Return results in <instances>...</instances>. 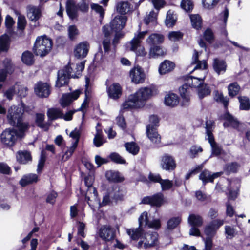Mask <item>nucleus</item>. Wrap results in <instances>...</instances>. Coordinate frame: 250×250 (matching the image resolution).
<instances>
[{
  "label": "nucleus",
  "instance_id": "39448f33",
  "mask_svg": "<svg viewBox=\"0 0 250 250\" xmlns=\"http://www.w3.org/2000/svg\"><path fill=\"white\" fill-rule=\"evenodd\" d=\"M147 33V31H145L135 34L134 38L130 42V50L135 52L138 56H143L146 54L144 47L141 46V42Z\"/></svg>",
  "mask_w": 250,
  "mask_h": 250
},
{
  "label": "nucleus",
  "instance_id": "e433bc0d",
  "mask_svg": "<svg viewBox=\"0 0 250 250\" xmlns=\"http://www.w3.org/2000/svg\"><path fill=\"white\" fill-rule=\"evenodd\" d=\"M213 93L214 94V100L218 102L222 103L225 108H226L229 104V98L227 97H224L222 93H220L217 90L214 91Z\"/></svg>",
  "mask_w": 250,
  "mask_h": 250
},
{
  "label": "nucleus",
  "instance_id": "0eeeda50",
  "mask_svg": "<svg viewBox=\"0 0 250 250\" xmlns=\"http://www.w3.org/2000/svg\"><path fill=\"white\" fill-rule=\"evenodd\" d=\"M139 227L138 228L128 229L127 233L130 236L132 239H138L142 234V227L148 226L149 221L148 220L147 213L146 211L142 213L138 219Z\"/></svg>",
  "mask_w": 250,
  "mask_h": 250
},
{
  "label": "nucleus",
  "instance_id": "f257e3e1",
  "mask_svg": "<svg viewBox=\"0 0 250 250\" xmlns=\"http://www.w3.org/2000/svg\"><path fill=\"white\" fill-rule=\"evenodd\" d=\"M153 95V91L149 87L140 88L136 92L130 95L122 106L124 109L139 108L142 107L146 102Z\"/></svg>",
  "mask_w": 250,
  "mask_h": 250
},
{
  "label": "nucleus",
  "instance_id": "5fc2aeb1",
  "mask_svg": "<svg viewBox=\"0 0 250 250\" xmlns=\"http://www.w3.org/2000/svg\"><path fill=\"white\" fill-rule=\"evenodd\" d=\"M181 218L179 217H173L169 219L167 222V228L168 229H173L180 223Z\"/></svg>",
  "mask_w": 250,
  "mask_h": 250
},
{
  "label": "nucleus",
  "instance_id": "de8ad7c7",
  "mask_svg": "<svg viewBox=\"0 0 250 250\" xmlns=\"http://www.w3.org/2000/svg\"><path fill=\"white\" fill-rule=\"evenodd\" d=\"M205 78V76L203 78H199L195 77H191L188 80V83L192 87H199L203 83Z\"/></svg>",
  "mask_w": 250,
  "mask_h": 250
},
{
  "label": "nucleus",
  "instance_id": "4468645a",
  "mask_svg": "<svg viewBox=\"0 0 250 250\" xmlns=\"http://www.w3.org/2000/svg\"><path fill=\"white\" fill-rule=\"evenodd\" d=\"M129 76L131 81L135 83H142L146 78L145 74L140 67H134L130 71Z\"/></svg>",
  "mask_w": 250,
  "mask_h": 250
},
{
  "label": "nucleus",
  "instance_id": "393cba45",
  "mask_svg": "<svg viewBox=\"0 0 250 250\" xmlns=\"http://www.w3.org/2000/svg\"><path fill=\"white\" fill-rule=\"evenodd\" d=\"M212 66L215 72L219 75L226 72L227 65L224 60L215 58L213 60Z\"/></svg>",
  "mask_w": 250,
  "mask_h": 250
},
{
  "label": "nucleus",
  "instance_id": "a878e982",
  "mask_svg": "<svg viewBox=\"0 0 250 250\" xmlns=\"http://www.w3.org/2000/svg\"><path fill=\"white\" fill-rule=\"evenodd\" d=\"M224 119L226 120L223 124L224 127L230 126L235 129H237L238 127L239 122L229 113H226L225 114Z\"/></svg>",
  "mask_w": 250,
  "mask_h": 250
},
{
  "label": "nucleus",
  "instance_id": "cd10ccee",
  "mask_svg": "<svg viewBox=\"0 0 250 250\" xmlns=\"http://www.w3.org/2000/svg\"><path fill=\"white\" fill-rule=\"evenodd\" d=\"M38 181V177L36 174L30 173L24 175L20 181V184L25 187L28 184L36 183Z\"/></svg>",
  "mask_w": 250,
  "mask_h": 250
},
{
  "label": "nucleus",
  "instance_id": "b1692460",
  "mask_svg": "<svg viewBox=\"0 0 250 250\" xmlns=\"http://www.w3.org/2000/svg\"><path fill=\"white\" fill-rule=\"evenodd\" d=\"M104 37L102 42V44L105 52H108L111 46L110 32L108 26H104L103 28Z\"/></svg>",
  "mask_w": 250,
  "mask_h": 250
},
{
  "label": "nucleus",
  "instance_id": "7ed1b4c3",
  "mask_svg": "<svg viewBox=\"0 0 250 250\" xmlns=\"http://www.w3.org/2000/svg\"><path fill=\"white\" fill-rule=\"evenodd\" d=\"M127 21V17L125 16H117L110 22L109 30L115 33V35L113 41V44L116 46L118 44L119 40L123 36L121 32L124 28Z\"/></svg>",
  "mask_w": 250,
  "mask_h": 250
},
{
  "label": "nucleus",
  "instance_id": "9d476101",
  "mask_svg": "<svg viewBox=\"0 0 250 250\" xmlns=\"http://www.w3.org/2000/svg\"><path fill=\"white\" fill-rule=\"evenodd\" d=\"M158 234L156 232L145 234L143 240L139 242V247L145 249L153 247L157 244Z\"/></svg>",
  "mask_w": 250,
  "mask_h": 250
},
{
  "label": "nucleus",
  "instance_id": "3c124183",
  "mask_svg": "<svg viewBox=\"0 0 250 250\" xmlns=\"http://www.w3.org/2000/svg\"><path fill=\"white\" fill-rule=\"evenodd\" d=\"M240 102V109L241 110H248L250 108L249 99L245 96L238 97Z\"/></svg>",
  "mask_w": 250,
  "mask_h": 250
},
{
  "label": "nucleus",
  "instance_id": "aec40b11",
  "mask_svg": "<svg viewBox=\"0 0 250 250\" xmlns=\"http://www.w3.org/2000/svg\"><path fill=\"white\" fill-rule=\"evenodd\" d=\"M89 48V44L87 42L80 43L74 51L75 56L78 58H83L86 56Z\"/></svg>",
  "mask_w": 250,
  "mask_h": 250
},
{
  "label": "nucleus",
  "instance_id": "f8f14e48",
  "mask_svg": "<svg viewBox=\"0 0 250 250\" xmlns=\"http://www.w3.org/2000/svg\"><path fill=\"white\" fill-rule=\"evenodd\" d=\"M3 68L0 69V82H4L8 74H12L15 70L14 64L9 59H5L3 62Z\"/></svg>",
  "mask_w": 250,
  "mask_h": 250
},
{
  "label": "nucleus",
  "instance_id": "603ef678",
  "mask_svg": "<svg viewBox=\"0 0 250 250\" xmlns=\"http://www.w3.org/2000/svg\"><path fill=\"white\" fill-rule=\"evenodd\" d=\"M77 147V146H76V143L75 145H72L70 147H67V150L64 152L62 156V160L63 161L68 160L71 157Z\"/></svg>",
  "mask_w": 250,
  "mask_h": 250
},
{
  "label": "nucleus",
  "instance_id": "09e8293b",
  "mask_svg": "<svg viewBox=\"0 0 250 250\" xmlns=\"http://www.w3.org/2000/svg\"><path fill=\"white\" fill-rule=\"evenodd\" d=\"M106 178L110 181L119 182L121 181L119 173L117 171L109 170L105 173Z\"/></svg>",
  "mask_w": 250,
  "mask_h": 250
},
{
  "label": "nucleus",
  "instance_id": "412c9836",
  "mask_svg": "<svg viewBox=\"0 0 250 250\" xmlns=\"http://www.w3.org/2000/svg\"><path fill=\"white\" fill-rule=\"evenodd\" d=\"M146 134L150 140L153 143L159 144L161 142L160 135L157 131V128L148 125L146 126Z\"/></svg>",
  "mask_w": 250,
  "mask_h": 250
},
{
  "label": "nucleus",
  "instance_id": "052dcab7",
  "mask_svg": "<svg viewBox=\"0 0 250 250\" xmlns=\"http://www.w3.org/2000/svg\"><path fill=\"white\" fill-rule=\"evenodd\" d=\"M217 229L210 223L205 227L204 232L208 237H213Z\"/></svg>",
  "mask_w": 250,
  "mask_h": 250
},
{
  "label": "nucleus",
  "instance_id": "ea45409f",
  "mask_svg": "<svg viewBox=\"0 0 250 250\" xmlns=\"http://www.w3.org/2000/svg\"><path fill=\"white\" fill-rule=\"evenodd\" d=\"M211 93V90L209 86L206 84H203L198 87V94L200 99L209 95Z\"/></svg>",
  "mask_w": 250,
  "mask_h": 250
},
{
  "label": "nucleus",
  "instance_id": "2eb2a0df",
  "mask_svg": "<svg viewBox=\"0 0 250 250\" xmlns=\"http://www.w3.org/2000/svg\"><path fill=\"white\" fill-rule=\"evenodd\" d=\"M34 91L36 94L41 98H46L50 94L49 85L47 83L41 82L35 85Z\"/></svg>",
  "mask_w": 250,
  "mask_h": 250
},
{
  "label": "nucleus",
  "instance_id": "4c0bfd02",
  "mask_svg": "<svg viewBox=\"0 0 250 250\" xmlns=\"http://www.w3.org/2000/svg\"><path fill=\"white\" fill-rule=\"evenodd\" d=\"M239 167V165L237 163L232 162L226 164L224 167V170L227 174H229L236 172Z\"/></svg>",
  "mask_w": 250,
  "mask_h": 250
},
{
  "label": "nucleus",
  "instance_id": "f3484780",
  "mask_svg": "<svg viewBox=\"0 0 250 250\" xmlns=\"http://www.w3.org/2000/svg\"><path fill=\"white\" fill-rule=\"evenodd\" d=\"M66 11L71 20L76 19L78 16V6L74 0H67L66 2Z\"/></svg>",
  "mask_w": 250,
  "mask_h": 250
},
{
  "label": "nucleus",
  "instance_id": "c85d7f7f",
  "mask_svg": "<svg viewBox=\"0 0 250 250\" xmlns=\"http://www.w3.org/2000/svg\"><path fill=\"white\" fill-rule=\"evenodd\" d=\"M174 64L167 60L164 61L160 65L159 71L160 74H165L172 71L174 68Z\"/></svg>",
  "mask_w": 250,
  "mask_h": 250
},
{
  "label": "nucleus",
  "instance_id": "c756f323",
  "mask_svg": "<svg viewBox=\"0 0 250 250\" xmlns=\"http://www.w3.org/2000/svg\"><path fill=\"white\" fill-rule=\"evenodd\" d=\"M47 116L49 120L53 121L62 118L63 116V112L59 108H51L47 110Z\"/></svg>",
  "mask_w": 250,
  "mask_h": 250
},
{
  "label": "nucleus",
  "instance_id": "c03bdc74",
  "mask_svg": "<svg viewBox=\"0 0 250 250\" xmlns=\"http://www.w3.org/2000/svg\"><path fill=\"white\" fill-rule=\"evenodd\" d=\"M45 115L42 113H37L36 114L35 122L37 126L41 128L48 129V126L46 124L44 123Z\"/></svg>",
  "mask_w": 250,
  "mask_h": 250
},
{
  "label": "nucleus",
  "instance_id": "774afa93",
  "mask_svg": "<svg viewBox=\"0 0 250 250\" xmlns=\"http://www.w3.org/2000/svg\"><path fill=\"white\" fill-rule=\"evenodd\" d=\"M205 39L208 42L211 43L213 41L214 35L212 31L210 28L207 29L204 33Z\"/></svg>",
  "mask_w": 250,
  "mask_h": 250
},
{
  "label": "nucleus",
  "instance_id": "ddd939ff",
  "mask_svg": "<svg viewBox=\"0 0 250 250\" xmlns=\"http://www.w3.org/2000/svg\"><path fill=\"white\" fill-rule=\"evenodd\" d=\"M160 166L163 169L171 171L175 168L176 164L172 156L168 154H164L161 157Z\"/></svg>",
  "mask_w": 250,
  "mask_h": 250
},
{
  "label": "nucleus",
  "instance_id": "338daca9",
  "mask_svg": "<svg viewBox=\"0 0 250 250\" xmlns=\"http://www.w3.org/2000/svg\"><path fill=\"white\" fill-rule=\"evenodd\" d=\"M68 35L70 40H73L78 34V30L74 25L70 26L68 28Z\"/></svg>",
  "mask_w": 250,
  "mask_h": 250
},
{
  "label": "nucleus",
  "instance_id": "dca6fc26",
  "mask_svg": "<svg viewBox=\"0 0 250 250\" xmlns=\"http://www.w3.org/2000/svg\"><path fill=\"white\" fill-rule=\"evenodd\" d=\"M99 235L102 240L106 242H109L114 238L115 233L110 227L104 226L100 228Z\"/></svg>",
  "mask_w": 250,
  "mask_h": 250
},
{
  "label": "nucleus",
  "instance_id": "f03ea898",
  "mask_svg": "<svg viewBox=\"0 0 250 250\" xmlns=\"http://www.w3.org/2000/svg\"><path fill=\"white\" fill-rule=\"evenodd\" d=\"M16 107H11L8 111L7 119L9 124L18 128L19 137H22L24 133L29 128L30 125L28 122H24L22 119V114L20 110Z\"/></svg>",
  "mask_w": 250,
  "mask_h": 250
},
{
  "label": "nucleus",
  "instance_id": "2f4dec72",
  "mask_svg": "<svg viewBox=\"0 0 250 250\" xmlns=\"http://www.w3.org/2000/svg\"><path fill=\"white\" fill-rule=\"evenodd\" d=\"M188 221L192 226L200 227L203 225V219L199 215L191 214L189 216Z\"/></svg>",
  "mask_w": 250,
  "mask_h": 250
},
{
  "label": "nucleus",
  "instance_id": "a211bd4d",
  "mask_svg": "<svg viewBox=\"0 0 250 250\" xmlns=\"http://www.w3.org/2000/svg\"><path fill=\"white\" fill-rule=\"evenodd\" d=\"M80 92L76 90L72 93L63 94L61 100L60 104L62 107L69 105L74 100H76L79 96Z\"/></svg>",
  "mask_w": 250,
  "mask_h": 250
},
{
  "label": "nucleus",
  "instance_id": "5701e85b",
  "mask_svg": "<svg viewBox=\"0 0 250 250\" xmlns=\"http://www.w3.org/2000/svg\"><path fill=\"white\" fill-rule=\"evenodd\" d=\"M28 18L32 21H37L41 16V11L39 7L33 5H28L26 7Z\"/></svg>",
  "mask_w": 250,
  "mask_h": 250
},
{
  "label": "nucleus",
  "instance_id": "79ce46f5",
  "mask_svg": "<svg viewBox=\"0 0 250 250\" xmlns=\"http://www.w3.org/2000/svg\"><path fill=\"white\" fill-rule=\"evenodd\" d=\"M21 60L24 63L31 65L34 62V56L31 52L25 51L22 55Z\"/></svg>",
  "mask_w": 250,
  "mask_h": 250
},
{
  "label": "nucleus",
  "instance_id": "423d86ee",
  "mask_svg": "<svg viewBox=\"0 0 250 250\" xmlns=\"http://www.w3.org/2000/svg\"><path fill=\"white\" fill-rule=\"evenodd\" d=\"M93 178L92 176L88 175L85 177L84 183L88 188L86 193L85 198L89 206L92 208L94 206L91 204V199H93L97 204H100V199L98 197V193L95 187L92 186Z\"/></svg>",
  "mask_w": 250,
  "mask_h": 250
},
{
  "label": "nucleus",
  "instance_id": "bb28decb",
  "mask_svg": "<svg viewBox=\"0 0 250 250\" xmlns=\"http://www.w3.org/2000/svg\"><path fill=\"white\" fill-rule=\"evenodd\" d=\"M166 50L160 45L150 47L149 55L150 58H156L166 55Z\"/></svg>",
  "mask_w": 250,
  "mask_h": 250
},
{
  "label": "nucleus",
  "instance_id": "6e6552de",
  "mask_svg": "<svg viewBox=\"0 0 250 250\" xmlns=\"http://www.w3.org/2000/svg\"><path fill=\"white\" fill-rule=\"evenodd\" d=\"M18 137L19 136L16 129L8 128L2 132L0 139L3 144L11 146L14 145Z\"/></svg>",
  "mask_w": 250,
  "mask_h": 250
},
{
  "label": "nucleus",
  "instance_id": "58836bf2",
  "mask_svg": "<svg viewBox=\"0 0 250 250\" xmlns=\"http://www.w3.org/2000/svg\"><path fill=\"white\" fill-rule=\"evenodd\" d=\"M93 142L96 147L101 146L104 143L102 129L96 128V133L93 139Z\"/></svg>",
  "mask_w": 250,
  "mask_h": 250
},
{
  "label": "nucleus",
  "instance_id": "c9c22d12",
  "mask_svg": "<svg viewBox=\"0 0 250 250\" xmlns=\"http://www.w3.org/2000/svg\"><path fill=\"white\" fill-rule=\"evenodd\" d=\"M117 11L121 14H125L130 11V7L128 2L120 1L116 6Z\"/></svg>",
  "mask_w": 250,
  "mask_h": 250
},
{
  "label": "nucleus",
  "instance_id": "864d4df0",
  "mask_svg": "<svg viewBox=\"0 0 250 250\" xmlns=\"http://www.w3.org/2000/svg\"><path fill=\"white\" fill-rule=\"evenodd\" d=\"M9 37L3 35L0 37V50H7L9 45Z\"/></svg>",
  "mask_w": 250,
  "mask_h": 250
},
{
  "label": "nucleus",
  "instance_id": "4be33fe9",
  "mask_svg": "<svg viewBox=\"0 0 250 250\" xmlns=\"http://www.w3.org/2000/svg\"><path fill=\"white\" fill-rule=\"evenodd\" d=\"M164 36L162 34L153 33L149 36L146 39V42L150 47L159 45L164 42Z\"/></svg>",
  "mask_w": 250,
  "mask_h": 250
},
{
  "label": "nucleus",
  "instance_id": "7c9ffc66",
  "mask_svg": "<svg viewBox=\"0 0 250 250\" xmlns=\"http://www.w3.org/2000/svg\"><path fill=\"white\" fill-rule=\"evenodd\" d=\"M165 104L169 106L174 107L179 103V98L177 95L174 93H169L166 95L165 98Z\"/></svg>",
  "mask_w": 250,
  "mask_h": 250
},
{
  "label": "nucleus",
  "instance_id": "1a4fd4ad",
  "mask_svg": "<svg viewBox=\"0 0 250 250\" xmlns=\"http://www.w3.org/2000/svg\"><path fill=\"white\" fill-rule=\"evenodd\" d=\"M72 68L69 66H66L63 69L58 72V79L56 86L61 87L68 83L70 77H75L73 75H71Z\"/></svg>",
  "mask_w": 250,
  "mask_h": 250
},
{
  "label": "nucleus",
  "instance_id": "680f3d73",
  "mask_svg": "<svg viewBox=\"0 0 250 250\" xmlns=\"http://www.w3.org/2000/svg\"><path fill=\"white\" fill-rule=\"evenodd\" d=\"M160 184L162 190L163 191L168 190L170 189L173 185L172 181L168 179H163Z\"/></svg>",
  "mask_w": 250,
  "mask_h": 250
},
{
  "label": "nucleus",
  "instance_id": "9b49d317",
  "mask_svg": "<svg viewBox=\"0 0 250 250\" xmlns=\"http://www.w3.org/2000/svg\"><path fill=\"white\" fill-rule=\"evenodd\" d=\"M163 201L164 195L162 193L159 192L151 196L145 197L142 199L141 203L160 207L163 204Z\"/></svg>",
  "mask_w": 250,
  "mask_h": 250
},
{
  "label": "nucleus",
  "instance_id": "a18cd8bd",
  "mask_svg": "<svg viewBox=\"0 0 250 250\" xmlns=\"http://www.w3.org/2000/svg\"><path fill=\"white\" fill-rule=\"evenodd\" d=\"M190 17L193 27L198 30L200 29L202 23L201 17L197 14L191 15Z\"/></svg>",
  "mask_w": 250,
  "mask_h": 250
},
{
  "label": "nucleus",
  "instance_id": "0e129e2a",
  "mask_svg": "<svg viewBox=\"0 0 250 250\" xmlns=\"http://www.w3.org/2000/svg\"><path fill=\"white\" fill-rule=\"evenodd\" d=\"M69 136L75 140V141L72 143V145H75L76 144V146H78L80 137V132L79 129L75 128L69 134Z\"/></svg>",
  "mask_w": 250,
  "mask_h": 250
},
{
  "label": "nucleus",
  "instance_id": "f704fd0d",
  "mask_svg": "<svg viewBox=\"0 0 250 250\" xmlns=\"http://www.w3.org/2000/svg\"><path fill=\"white\" fill-rule=\"evenodd\" d=\"M187 86L183 85L179 88V92L181 97L183 98V102L182 103L183 106H187L190 100V98L188 95V92L187 89Z\"/></svg>",
  "mask_w": 250,
  "mask_h": 250
},
{
  "label": "nucleus",
  "instance_id": "6ab92c4d",
  "mask_svg": "<svg viewBox=\"0 0 250 250\" xmlns=\"http://www.w3.org/2000/svg\"><path fill=\"white\" fill-rule=\"evenodd\" d=\"M107 92L110 98L117 100L122 95V87L118 83H113L107 87Z\"/></svg>",
  "mask_w": 250,
  "mask_h": 250
},
{
  "label": "nucleus",
  "instance_id": "49530a36",
  "mask_svg": "<svg viewBox=\"0 0 250 250\" xmlns=\"http://www.w3.org/2000/svg\"><path fill=\"white\" fill-rule=\"evenodd\" d=\"M211 146L212 154L218 156L221 154L222 149L214 141V138L208 139Z\"/></svg>",
  "mask_w": 250,
  "mask_h": 250
},
{
  "label": "nucleus",
  "instance_id": "473e14b6",
  "mask_svg": "<svg viewBox=\"0 0 250 250\" xmlns=\"http://www.w3.org/2000/svg\"><path fill=\"white\" fill-rule=\"evenodd\" d=\"M177 16L174 12L170 10L168 11L165 20L166 25L168 27H171L175 24Z\"/></svg>",
  "mask_w": 250,
  "mask_h": 250
},
{
  "label": "nucleus",
  "instance_id": "8fccbe9b",
  "mask_svg": "<svg viewBox=\"0 0 250 250\" xmlns=\"http://www.w3.org/2000/svg\"><path fill=\"white\" fill-rule=\"evenodd\" d=\"M199 179L202 181L204 184L213 182L211 172L206 169L203 171L200 174Z\"/></svg>",
  "mask_w": 250,
  "mask_h": 250
},
{
  "label": "nucleus",
  "instance_id": "37998d69",
  "mask_svg": "<svg viewBox=\"0 0 250 250\" xmlns=\"http://www.w3.org/2000/svg\"><path fill=\"white\" fill-rule=\"evenodd\" d=\"M228 89L229 96L233 97L238 94L240 87L237 83H233L228 85Z\"/></svg>",
  "mask_w": 250,
  "mask_h": 250
},
{
  "label": "nucleus",
  "instance_id": "13d9d810",
  "mask_svg": "<svg viewBox=\"0 0 250 250\" xmlns=\"http://www.w3.org/2000/svg\"><path fill=\"white\" fill-rule=\"evenodd\" d=\"M229 16V11L227 9H226L224 11V23L222 26L220 28V32L222 35L227 37L228 35V32L226 29V25L227 21V19Z\"/></svg>",
  "mask_w": 250,
  "mask_h": 250
},
{
  "label": "nucleus",
  "instance_id": "20e7f679",
  "mask_svg": "<svg viewBox=\"0 0 250 250\" xmlns=\"http://www.w3.org/2000/svg\"><path fill=\"white\" fill-rule=\"evenodd\" d=\"M52 46V42L50 39L41 36L37 38L33 51L36 55L43 57L50 52Z\"/></svg>",
  "mask_w": 250,
  "mask_h": 250
},
{
  "label": "nucleus",
  "instance_id": "72a5a7b5",
  "mask_svg": "<svg viewBox=\"0 0 250 250\" xmlns=\"http://www.w3.org/2000/svg\"><path fill=\"white\" fill-rule=\"evenodd\" d=\"M17 159L20 163L25 164L31 160V156L28 151H20L17 155Z\"/></svg>",
  "mask_w": 250,
  "mask_h": 250
},
{
  "label": "nucleus",
  "instance_id": "bf43d9fd",
  "mask_svg": "<svg viewBox=\"0 0 250 250\" xmlns=\"http://www.w3.org/2000/svg\"><path fill=\"white\" fill-rule=\"evenodd\" d=\"M203 149L201 147L197 146H192L189 150V155L191 158H194L197 156L198 153H201Z\"/></svg>",
  "mask_w": 250,
  "mask_h": 250
},
{
  "label": "nucleus",
  "instance_id": "a19ab883",
  "mask_svg": "<svg viewBox=\"0 0 250 250\" xmlns=\"http://www.w3.org/2000/svg\"><path fill=\"white\" fill-rule=\"evenodd\" d=\"M125 146L128 152L134 155L138 154L139 151V147L134 142L126 143L125 144Z\"/></svg>",
  "mask_w": 250,
  "mask_h": 250
},
{
  "label": "nucleus",
  "instance_id": "e2e57ef3",
  "mask_svg": "<svg viewBox=\"0 0 250 250\" xmlns=\"http://www.w3.org/2000/svg\"><path fill=\"white\" fill-rule=\"evenodd\" d=\"M110 158L112 161L116 163L125 164L126 162L125 160L117 153H111L110 155Z\"/></svg>",
  "mask_w": 250,
  "mask_h": 250
},
{
  "label": "nucleus",
  "instance_id": "69168bd1",
  "mask_svg": "<svg viewBox=\"0 0 250 250\" xmlns=\"http://www.w3.org/2000/svg\"><path fill=\"white\" fill-rule=\"evenodd\" d=\"M193 3L190 0H182L181 7L186 11H189L193 8Z\"/></svg>",
  "mask_w": 250,
  "mask_h": 250
},
{
  "label": "nucleus",
  "instance_id": "4d7b16f0",
  "mask_svg": "<svg viewBox=\"0 0 250 250\" xmlns=\"http://www.w3.org/2000/svg\"><path fill=\"white\" fill-rule=\"evenodd\" d=\"M235 184V182H232L230 183L229 185L228 186V188L229 190V200H235V198L237 196L238 194V187H236V188L234 189V190H232V187Z\"/></svg>",
  "mask_w": 250,
  "mask_h": 250
},
{
  "label": "nucleus",
  "instance_id": "6e6d98bb",
  "mask_svg": "<svg viewBox=\"0 0 250 250\" xmlns=\"http://www.w3.org/2000/svg\"><path fill=\"white\" fill-rule=\"evenodd\" d=\"M183 34L180 31H171L168 33V38L172 42L177 41L182 38Z\"/></svg>",
  "mask_w": 250,
  "mask_h": 250
}]
</instances>
